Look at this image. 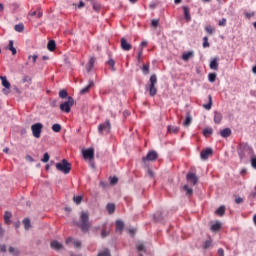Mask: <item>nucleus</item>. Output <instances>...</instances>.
<instances>
[{
  "instance_id": "nucleus-56",
  "label": "nucleus",
  "mask_w": 256,
  "mask_h": 256,
  "mask_svg": "<svg viewBox=\"0 0 256 256\" xmlns=\"http://www.w3.org/2000/svg\"><path fill=\"white\" fill-rule=\"evenodd\" d=\"M137 249L138 251H145V246L143 244H138Z\"/></svg>"
},
{
  "instance_id": "nucleus-8",
  "label": "nucleus",
  "mask_w": 256,
  "mask_h": 256,
  "mask_svg": "<svg viewBox=\"0 0 256 256\" xmlns=\"http://www.w3.org/2000/svg\"><path fill=\"white\" fill-rule=\"evenodd\" d=\"M0 80L4 86V89H2L3 94L8 95L11 90V83L7 81V76H0Z\"/></svg>"
},
{
  "instance_id": "nucleus-23",
  "label": "nucleus",
  "mask_w": 256,
  "mask_h": 256,
  "mask_svg": "<svg viewBox=\"0 0 256 256\" xmlns=\"http://www.w3.org/2000/svg\"><path fill=\"white\" fill-rule=\"evenodd\" d=\"M208 99V104L203 105L204 109H207V111H209L211 107H213V98L211 97V95L208 96Z\"/></svg>"
},
{
  "instance_id": "nucleus-53",
  "label": "nucleus",
  "mask_w": 256,
  "mask_h": 256,
  "mask_svg": "<svg viewBox=\"0 0 256 256\" xmlns=\"http://www.w3.org/2000/svg\"><path fill=\"white\" fill-rule=\"evenodd\" d=\"M118 182H119V178H118V177H113V178H111V180H110V183H111L112 185H117Z\"/></svg>"
},
{
  "instance_id": "nucleus-60",
  "label": "nucleus",
  "mask_w": 256,
  "mask_h": 256,
  "mask_svg": "<svg viewBox=\"0 0 256 256\" xmlns=\"http://www.w3.org/2000/svg\"><path fill=\"white\" fill-rule=\"evenodd\" d=\"M235 203H237V205H240V203H243V198L241 197L236 198Z\"/></svg>"
},
{
  "instance_id": "nucleus-49",
  "label": "nucleus",
  "mask_w": 256,
  "mask_h": 256,
  "mask_svg": "<svg viewBox=\"0 0 256 256\" xmlns=\"http://www.w3.org/2000/svg\"><path fill=\"white\" fill-rule=\"evenodd\" d=\"M22 83H31V77L27 75L23 76Z\"/></svg>"
},
{
  "instance_id": "nucleus-5",
  "label": "nucleus",
  "mask_w": 256,
  "mask_h": 256,
  "mask_svg": "<svg viewBox=\"0 0 256 256\" xmlns=\"http://www.w3.org/2000/svg\"><path fill=\"white\" fill-rule=\"evenodd\" d=\"M74 103L75 100H73V97L69 96L68 100L60 105L61 111H64V113H71V106L74 105Z\"/></svg>"
},
{
  "instance_id": "nucleus-18",
  "label": "nucleus",
  "mask_w": 256,
  "mask_h": 256,
  "mask_svg": "<svg viewBox=\"0 0 256 256\" xmlns=\"http://www.w3.org/2000/svg\"><path fill=\"white\" fill-rule=\"evenodd\" d=\"M210 69H212L213 71H217V69H219V62L217 58H214L211 62H210Z\"/></svg>"
},
{
  "instance_id": "nucleus-12",
  "label": "nucleus",
  "mask_w": 256,
  "mask_h": 256,
  "mask_svg": "<svg viewBox=\"0 0 256 256\" xmlns=\"http://www.w3.org/2000/svg\"><path fill=\"white\" fill-rule=\"evenodd\" d=\"M213 155V149L207 148L205 150H202L200 153V157L203 161H206V159H209Z\"/></svg>"
},
{
  "instance_id": "nucleus-25",
  "label": "nucleus",
  "mask_w": 256,
  "mask_h": 256,
  "mask_svg": "<svg viewBox=\"0 0 256 256\" xmlns=\"http://www.w3.org/2000/svg\"><path fill=\"white\" fill-rule=\"evenodd\" d=\"M193 122V118L191 117V115H187L185 121L183 122V126L184 127H189V125H191V123Z\"/></svg>"
},
{
  "instance_id": "nucleus-45",
  "label": "nucleus",
  "mask_w": 256,
  "mask_h": 256,
  "mask_svg": "<svg viewBox=\"0 0 256 256\" xmlns=\"http://www.w3.org/2000/svg\"><path fill=\"white\" fill-rule=\"evenodd\" d=\"M184 191H186V195H193V189L189 188V185L184 186Z\"/></svg>"
},
{
  "instance_id": "nucleus-59",
  "label": "nucleus",
  "mask_w": 256,
  "mask_h": 256,
  "mask_svg": "<svg viewBox=\"0 0 256 256\" xmlns=\"http://www.w3.org/2000/svg\"><path fill=\"white\" fill-rule=\"evenodd\" d=\"M0 251H1V253H5L7 251V246L0 245Z\"/></svg>"
},
{
  "instance_id": "nucleus-55",
  "label": "nucleus",
  "mask_w": 256,
  "mask_h": 256,
  "mask_svg": "<svg viewBox=\"0 0 256 256\" xmlns=\"http://www.w3.org/2000/svg\"><path fill=\"white\" fill-rule=\"evenodd\" d=\"M38 57H39V56H37V54H34V55H32V56H29L28 59H31V58H32L33 63H37V58H38Z\"/></svg>"
},
{
  "instance_id": "nucleus-42",
  "label": "nucleus",
  "mask_w": 256,
  "mask_h": 256,
  "mask_svg": "<svg viewBox=\"0 0 256 256\" xmlns=\"http://www.w3.org/2000/svg\"><path fill=\"white\" fill-rule=\"evenodd\" d=\"M98 256H111V253L109 252V249H105L98 253Z\"/></svg>"
},
{
  "instance_id": "nucleus-38",
  "label": "nucleus",
  "mask_w": 256,
  "mask_h": 256,
  "mask_svg": "<svg viewBox=\"0 0 256 256\" xmlns=\"http://www.w3.org/2000/svg\"><path fill=\"white\" fill-rule=\"evenodd\" d=\"M169 133H179V127L177 126H168Z\"/></svg>"
},
{
  "instance_id": "nucleus-2",
  "label": "nucleus",
  "mask_w": 256,
  "mask_h": 256,
  "mask_svg": "<svg viewBox=\"0 0 256 256\" xmlns=\"http://www.w3.org/2000/svg\"><path fill=\"white\" fill-rule=\"evenodd\" d=\"M157 75L153 74L150 76L149 84L146 85V91L149 92L150 97L157 95Z\"/></svg>"
},
{
  "instance_id": "nucleus-48",
  "label": "nucleus",
  "mask_w": 256,
  "mask_h": 256,
  "mask_svg": "<svg viewBox=\"0 0 256 256\" xmlns=\"http://www.w3.org/2000/svg\"><path fill=\"white\" fill-rule=\"evenodd\" d=\"M41 161L42 163H47L49 161V153L46 152Z\"/></svg>"
},
{
  "instance_id": "nucleus-51",
  "label": "nucleus",
  "mask_w": 256,
  "mask_h": 256,
  "mask_svg": "<svg viewBox=\"0 0 256 256\" xmlns=\"http://www.w3.org/2000/svg\"><path fill=\"white\" fill-rule=\"evenodd\" d=\"M203 47H204V49L205 48H207V47H209V38H207V37H204L203 38Z\"/></svg>"
},
{
  "instance_id": "nucleus-31",
  "label": "nucleus",
  "mask_w": 256,
  "mask_h": 256,
  "mask_svg": "<svg viewBox=\"0 0 256 256\" xmlns=\"http://www.w3.org/2000/svg\"><path fill=\"white\" fill-rule=\"evenodd\" d=\"M216 215H219V217H223L225 215V206H220L216 211Z\"/></svg>"
},
{
  "instance_id": "nucleus-58",
  "label": "nucleus",
  "mask_w": 256,
  "mask_h": 256,
  "mask_svg": "<svg viewBox=\"0 0 256 256\" xmlns=\"http://www.w3.org/2000/svg\"><path fill=\"white\" fill-rule=\"evenodd\" d=\"M218 255L219 256H225V251L223 250V248L218 249Z\"/></svg>"
},
{
  "instance_id": "nucleus-41",
  "label": "nucleus",
  "mask_w": 256,
  "mask_h": 256,
  "mask_svg": "<svg viewBox=\"0 0 256 256\" xmlns=\"http://www.w3.org/2000/svg\"><path fill=\"white\" fill-rule=\"evenodd\" d=\"M73 201L76 205H80L81 201H83V196H74Z\"/></svg>"
},
{
  "instance_id": "nucleus-4",
  "label": "nucleus",
  "mask_w": 256,
  "mask_h": 256,
  "mask_svg": "<svg viewBox=\"0 0 256 256\" xmlns=\"http://www.w3.org/2000/svg\"><path fill=\"white\" fill-rule=\"evenodd\" d=\"M56 169L65 175H68V173H71V163H68L66 159H63L61 162L56 163Z\"/></svg>"
},
{
  "instance_id": "nucleus-34",
  "label": "nucleus",
  "mask_w": 256,
  "mask_h": 256,
  "mask_svg": "<svg viewBox=\"0 0 256 256\" xmlns=\"http://www.w3.org/2000/svg\"><path fill=\"white\" fill-rule=\"evenodd\" d=\"M94 65H95V58H91L87 65V71H91V69H93Z\"/></svg>"
},
{
  "instance_id": "nucleus-21",
  "label": "nucleus",
  "mask_w": 256,
  "mask_h": 256,
  "mask_svg": "<svg viewBox=\"0 0 256 256\" xmlns=\"http://www.w3.org/2000/svg\"><path fill=\"white\" fill-rule=\"evenodd\" d=\"M124 227H125V224L123 223V221H121V220L116 221V231L121 233V231H123Z\"/></svg>"
},
{
  "instance_id": "nucleus-27",
  "label": "nucleus",
  "mask_w": 256,
  "mask_h": 256,
  "mask_svg": "<svg viewBox=\"0 0 256 256\" xmlns=\"http://www.w3.org/2000/svg\"><path fill=\"white\" fill-rule=\"evenodd\" d=\"M193 55H194L193 51H188L182 55V59L183 61H189V58L193 57Z\"/></svg>"
},
{
  "instance_id": "nucleus-40",
  "label": "nucleus",
  "mask_w": 256,
  "mask_h": 256,
  "mask_svg": "<svg viewBox=\"0 0 256 256\" xmlns=\"http://www.w3.org/2000/svg\"><path fill=\"white\" fill-rule=\"evenodd\" d=\"M52 131H54V133H59L61 131V125L60 124L52 125Z\"/></svg>"
},
{
  "instance_id": "nucleus-29",
  "label": "nucleus",
  "mask_w": 256,
  "mask_h": 256,
  "mask_svg": "<svg viewBox=\"0 0 256 256\" xmlns=\"http://www.w3.org/2000/svg\"><path fill=\"white\" fill-rule=\"evenodd\" d=\"M15 31H17V33H23L24 29H25V25H23V23L20 24H16L14 26Z\"/></svg>"
},
{
  "instance_id": "nucleus-52",
  "label": "nucleus",
  "mask_w": 256,
  "mask_h": 256,
  "mask_svg": "<svg viewBox=\"0 0 256 256\" xmlns=\"http://www.w3.org/2000/svg\"><path fill=\"white\" fill-rule=\"evenodd\" d=\"M251 166L253 169H256V156L251 157Z\"/></svg>"
},
{
  "instance_id": "nucleus-6",
  "label": "nucleus",
  "mask_w": 256,
  "mask_h": 256,
  "mask_svg": "<svg viewBox=\"0 0 256 256\" xmlns=\"http://www.w3.org/2000/svg\"><path fill=\"white\" fill-rule=\"evenodd\" d=\"M31 131H32L33 137H35V139H39L41 137V133L43 131V124H41V123L33 124L31 126Z\"/></svg>"
},
{
  "instance_id": "nucleus-46",
  "label": "nucleus",
  "mask_w": 256,
  "mask_h": 256,
  "mask_svg": "<svg viewBox=\"0 0 256 256\" xmlns=\"http://www.w3.org/2000/svg\"><path fill=\"white\" fill-rule=\"evenodd\" d=\"M218 25L220 27H225V25H227V19L226 18H222L219 22Z\"/></svg>"
},
{
  "instance_id": "nucleus-7",
  "label": "nucleus",
  "mask_w": 256,
  "mask_h": 256,
  "mask_svg": "<svg viewBox=\"0 0 256 256\" xmlns=\"http://www.w3.org/2000/svg\"><path fill=\"white\" fill-rule=\"evenodd\" d=\"M98 131L100 135H108V133L111 131V122H109V120H106L105 123L100 124L98 127Z\"/></svg>"
},
{
  "instance_id": "nucleus-62",
  "label": "nucleus",
  "mask_w": 256,
  "mask_h": 256,
  "mask_svg": "<svg viewBox=\"0 0 256 256\" xmlns=\"http://www.w3.org/2000/svg\"><path fill=\"white\" fill-rule=\"evenodd\" d=\"M26 160H27V161H30L31 163H33V161H34V160H33V157H31L30 155H27V156H26Z\"/></svg>"
},
{
  "instance_id": "nucleus-43",
  "label": "nucleus",
  "mask_w": 256,
  "mask_h": 256,
  "mask_svg": "<svg viewBox=\"0 0 256 256\" xmlns=\"http://www.w3.org/2000/svg\"><path fill=\"white\" fill-rule=\"evenodd\" d=\"M67 95H68L67 90H60L59 92L60 99H66Z\"/></svg>"
},
{
  "instance_id": "nucleus-50",
  "label": "nucleus",
  "mask_w": 256,
  "mask_h": 256,
  "mask_svg": "<svg viewBox=\"0 0 256 256\" xmlns=\"http://www.w3.org/2000/svg\"><path fill=\"white\" fill-rule=\"evenodd\" d=\"M9 253H13L15 256H17V255H19V250L15 249L13 247H10Z\"/></svg>"
},
{
  "instance_id": "nucleus-30",
  "label": "nucleus",
  "mask_w": 256,
  "mask_h": 256,
  "mask_svg": "<svg viewBox=\"0 0 256 256\" xmlns=\"http://www.w3.org/2000/svg\"><path fill=\"white\" fill-rule=\"evenodd\" d=\"M8 49L11 51L12 55H17V49H15L13 46V40L9 41Z\"/></svg>"
},
{
  "instance_id": "nucleus-11",
  "label": "nucleus",
  "mask_w": 256,
  "mask_h": 256,
  "mask_svg": "<svg viewBox=\"0 0 256 256\" xmlns=\"http://www.w3.org/2000/svg\"><path fill=\"white\" fill-rule=\"evenodd\" d=\"M158 155H157V152L155 151H150L148 152V154L146 155V157H143L142 158V161L144 163H147V161H156Z\"/></svg>"
},
{
  "instance_id": "nucleus-1",
  "label": "nucleus",
  "mask_w": 256,
  "mask_h": 256,
  "mask_svg": "<svg viewBox=\"0 0 256 256\" xmlns=\"http://www.w3.org/2000/svg\"><path fill=\"white\" fill-rule=\"evenodd\" d=\"M77 225L80 227L83 233H87L91 227V222H89V213L82 211L80 213V220Z\"/></svg>"
},
{
  "instance_id": "nucleus-32",
  "label": "nucleus",
  "mask_w": 256,
  "mask_h": 256,
  "mask_svg": "<svg viewBox=\"0 0 256 256\" xmlns=\"http://www.w3.org/2000/svg\"><path fill=\"white\" fill-rule=\"evenodd\" d=\"M108 213L111 215L112 213H115V204L109 203L106 207Z\"/></svg>"
},
{
  "instance_id": "nucleus-13",
  "label": "nucleus",
  "mask_w": 256,
  "mask_h": 256,
  "mask_svg": "<svg viewBox=\"0 0 256 256\" xmlns=\"http://www.w3.org/2000/svg\"><path fill=\"white\" fill-rule=\"evenodd\" d=\"M66 245H74L76 249H81V241L74 238H67Z\"/></svg>"
},
{
  "instance_id": "nucleus-15",
  "label": "nucleus",
  "mask_w": 256,
  "mask_h": 256,
  "mask_svg": "<svg viewBox=\"0 0 256 256\" xmlns=\"http://www.w3.org/2000/svg\"><path fill=\"white\" fill-rule=\"evenodd\" d=\"M94 85L95 83L93 82V80H89V84L80 90V95H85L86 93H89L91 87H93Z\"/></svg>"
},
{
  "instance_id": "nucleus-19",
  "label": "nucleus",
  "mask_w": 256,
  "mask_h": 256,
  "mask_svg": "<svg viewBox=\"0 0 256 256\" xmlns=\"http://www.w3.org/2000/svg\"><path fill=\"white\" fill-rule=\"evenodd\" d=\"M223 120V115L220 112L214 113V122L219 125L221 121Z\"/></svg>"
},
{
  "instance_id": "nucleus-33",
  "label": "nucleus",
  "mask_w": 256,
  "mask_h": 256,
  "mask_svg": "<svg viewBox=\"0 0 256 256\" xmlns=\"http://www.w3.org/2000/svg\"><path fill=\"white\" fill-rule=\"evenodd\" d=\"M221 229V222H216L211 226V231H219Z\"/></svg>"
},
{
  "instance_id": "nucleus-44",
  "label": "nucleus",
  "mask_w": 256,
  "mask_h": 256,
  "mask_svg": "<svg viewBox=\"0 0 256 256\" xmlns=\"http://www.w3.org/2000/svg\"><path fill=\"white\" fill-rule=\"evenodd\" d=\"M144 75H149V64H144L142 67Z\"/></svg>"
},
{
  "instance_id": "nucleus-47",
  "label": "nucleus",
  "mask_w": 256,
  "mask_h": 256,
  "mask_svg": "<svg viewBox=\"0 0 256 256\" xmlns=\"http://www.w3.org/2000/svg\"><path fill=\"white\" fill-rule=\"evenodd\" d=\"M211 247V240H206L203 244V249H209Z\"/></svg>"
},
{
  "instance_id": "nucleus-24",
  "label": "nucleus",
  "mask_w": 256,
  "mask_h": 256,
  "mask_svg": "<svg viewBox=\"0 0 256 256\" xmlns=\"http://www.w3.org/2000/svg\"><path fill=\"white\" fill-rule=\"evenodd\" d=\"M221 137H229L231 135V129L230 128H225L220 132Z\"/></svg>"
},
{
  "instance_id": "nucleus-61",
  "label": "nucleus",
  "mask_w": 256,
  "mask_h": 256,
  "mask_svg": "<svg viewBox=\"0 0 256 256\" xmlns=\"http://www.w3.org/2000/svg\"><path fill=\"white\" fill-rule=\"evenodd\" d=\"M148 175L149 177H152V178L155 177V173H153L151 169H148Z\"/></svg>"
},
{
  "instance_id": "nucleus-36",
  "label": "nucleus",
  "mask_w": 256,
  "mask_h": 256,
  "mask_svg": "<svg viewBox=\"0 0 256 256\" xmlns=\"http://www.w3.org/2000/svg\"><path fill=\"white\" fill-rule=\"evenodd\" d=\"M204 137H209V135H213V129L212 128H206L203 130Z\"/></svg>"
},
{
  "instance_id": "nucleus-22",
  "label": "nucleus",
  "mask_w": 256,
  "mask_h": 256,
  "mask_svg": "<svg viewBox=\"0 0 256 256\" xmlns=\"http://www.w3.org/2000/svg\"><path fill=\"white\" fill-rule=\"evenodd\" d=\"M57 47V44H55L54 40H50L47 44L48 51H54Z\"/></svg>"
},
{
  "instance_id": "nucleus-57",
  "label": "nucleus",
  "mask_w": 256,
  "mask_h": 256,
  "mask_svg": "<svg viewBox=\"0 0 256 256\" xmlns=\"http://www.w3.org/2000/svg\"><path fill=\"white\" fill-rule=\"evenodd\" d=\"M141 57H143V48H141L138 52V61H141Z\"/></svg>"
},
{
  "instance_id": "nucleus-63",
  "label": "nucleus",
  "mask_w": 256,
  "mask_h": 256,
  "mask_svg": "<svg viewBox=\"0 0 256 256\" xmlns=\"http://www.w3.org/2000/svg\"><path fill=\"white\" fill-rule=\"evenodd\" d=\"M245 16H246L248 19H251V17H253V14H251V13H245Z\"/></svg>"
},
{
  "instance_id": "nucleus-16",
  "label": "nucleus",
  "mask_w": 256,
  "mask_h": 256,
  "mask_svg": "<svg viewBox=\"0 0 256 256\" xmlns=\"http://www.w3.org/2000/svg\"><path fill=\"white\" fill-rule=\"evenodd\" d=\"M121 47L123 49V51H131V44H129L127 42V40L125 38L121 39Z\"/></svg>"
},
{
  "instance_id": "nucleus-26",
  "label": "nucleus",
  "mask_w": 256,
  "mask_h": 256,
  "mask_svg": "<svg viewBox=\"0 0 256 256\" xmlns=\"http://www.w3.org/2000/svg\"><path fill=\"white\" fill-rule=\"evenodd\" d=\"M23 225H24V229L26 231H29V229H31V220H29V218H25L23 220Z\"/></svg>"
},
{
  "instance_id": "nucleus-37",
  "label": "nucleus",
  "mask_w": 256,
  "mask_h": 256,
  "mask_svg": "<svg viewBox=\"0 0 256 256\" xmlns=\"http://www.w3.org/2000/svg\"><path fill=\"white\" fill-rule=\"evenodd\" d=\"M205 31L209 34V35H213L215 33V28H213V26L208 25L205 27Z\"/></svg>"
},
{
  "instance_id": "nucleus-54",
  "label": "nucleus",
  "mask_w": 256,
  "mask_h": 256,
  "mask_svg": "<svg viewBox=\"0 0 256 256\" xmlns=\"http://www.w3.org/2000/svg\"><path fill=\"white\" fill-rule=\"evenodd\" d=\"M151 24H152V27H159V20L153 19V20L151 21Z\"/></svg>"
},
{
  "instance_id": "nucleus-17",
  "label": "nucleus",
  "mask_w": 256,
  "mask_h": 256,
  "mask_svg": "<svg viewBox=\"0 0 256 256\" xmlns=\"http://www.w3.org/2000/svg\"><path fill=\"white\" fill-rule=\"evenodd\" d=\"M29 15L30 17H37L38 19H41V17H43V12L41 11V8H38L37 11H30Z\"/></svg>"
},
{
  "instance_id": "nucleus-3",
  "label": "nucleus",
  "mask_w": 256,
  "mask_h": 256,
  "mask_svg": "<svg viewBox=\"0 0 256 256\" xmlns=\"http://www.w3.org/2000/svg\"><path fill=\"white\" fill-rule=\"evenodd\" d=\"M251 153H253V149L249 147V144H245V143L239 144L238 155L241 161H243V159H246L247 155H251Z\"/></svg>"
},
{
  "instance_id": "nucleus-39",
  "label": "nucleus",
  "mask_w": 256,
  "mask_h": 256,
  "mask_svg": "<svg viewBox=\"0 0 256 256\" xmlns=\"http://www.w3.org/2000/svg\"><path fill=\"white\" fill-rule=\"evenodd\" d=\"M217 79V74L215 73H210L208 75V80L210 81V83H215V80Z\"/></svg>"
},
{
  "instance_id": "nucleus-14",
  "label": "nucleus",
  "mask_w": 256,
  "mask_h": 256,
  "mask_svg": "<svg viewBox=\"0 0 256 256\" xmlns=\"http://www.w3.org/2000/svg\"><path fill=\"white\" fill-rule=\"evenodd\" d=\"M51 249H54V251H61L63 250V244H61L59 241L54 240L50 243Z\"/></svg>"
},
{
  "instance_id": "nucleus-20",
  "label": "nucleus",
  "mask_w": 256,
  "mask_h": 256,
  "mask_svg": "<svg viewBox=\"0 0 256 256\" xmlns=\"http://www.w3.org/2000/svg\"><path fill=\"white\" fill-rule=\"evenodd\" d=\"M11 217H12L11 212H5V214H4V223H6V225L11 224Z\"/></svg>"
},
{
  "instance_id": "nucleus-10",
  "label": "nucleus",
  "mask_w": 256,
  "mask_h": 256,
  "mask_svg": "<svg viewBox=\"0 0 256 256\" xmlns=\"http://www.w3.org/2000/svg\"><path fill=\"white\" fill-rule=\"evenodd\" d=\"M82 155L84 159H94L95 157V150L93 148H88L82 151Z\"/></svg>"
},
{
  "instance_id": "nucleus-64",
  "label": "nucleus",
  "mask_w": 256,
  "mask_h": 256,
  "mask_svg": "<svg viewBox=\"0 0 256 256\" xmlns=\"http://www.w3.org/2000/svg\"><path fill=\"white\" fill-rule=\"evenodd\" d=\"M101 235H102V237H103V238L107 237V233H106V231H105V230H103V231H102V233H101Z\"/></svg>"
},
{
  "instance_id": "nucleus-9",
  "label": "nucleus",
  "mask_w": 256,
  "mask_h": 256,
  "mask_svg": "<svg viewBox=\"0 0 256 256\" xmlns=\"http://www.w3.org/2000/svg\"><path fill=\"white\" fill-rule=\"evenodd\" d=\"M186 179L192 186L197 185V182L199 181V178L197 177V175L195 173H191V172H189L186 175Z\"/></svg>"
},
{
  "instance_id": "nucleus-28",
  "label": "nucleus",
  "mask_w": 256,
  "mask_h": 256,
  "mask_svg": "<svg viewBox=\"0 0 256 256\" xmlns=\"http://www.w3.org/2000/svg\"><path fill=\"white\" fill-rule=\"evenodd\" d=\"M184 17L186 21H191V14L189 13V7L184 6Z\"/></svg>"
},
{
  "instance_id": "nucleus-35",
  "label": "nucleus",
  "mask_w": 256,
  "mask_h": 256,
  "mask_svg": "<svg viewBox=\"0 0 256 256\" xmlns=\"http://www.w3.org/2000/svg\"><path fill=\"white\" fill-rule=\"evenodd\" d=\"M107 64L109 65L111 71H115V60H113V58H109Z\"/></svg>"
}]
</instances>
